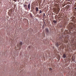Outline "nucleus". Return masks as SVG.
<instances>
[{
  "label": "nucleus",
  "mask_w": 76,
  "mask_h": 76,
  "mask_svg": "<svg viewBox=\"0 0 76 76\" xmlns=\"http://www.w3.org/2000/svg\"><path fill=\"white\" fill-rule=\"evenodd\" d=\"M53 22L54 23H56L57 22V21L56 20H53Z\"/></svg>",
  "instance_id": "nucleus-10"
},
{
  "label": "nucleus",
  "mask_w": 76,
  "mask_h": 76,
  "mask_svg": "<svg viewBox=\"0 0 76 76\" xmlns=\"http://www.w3.org/2000/svg\"><path fill=\"white\" fill-rule=\"evenodd\" d=\"M11 43H12V42H11Z\"/></svg>",
  "instance_id": "nucleus-23"
},
{
  "label": "nucleus",
  "mask_w": 76,
  "mask_h": 76,
  "mask_svg": "<svg viewBox=\"0 0 76 76\" xmlns=\"http://www.w3.org/2000/svg\"><path fill=\"white\" fill-rule=\"evenodd\" d=\"M45 16V14H44V15H43V16Z\"/></svg>",
  "instance_id": "nucleus-22"
},
{
  "label": "nucleus",
  "mask_w": 76,
  "mask_h": 76,
  "mask_svg": "<svg viewBox=\"0 0 76 76\" xmlns=\"http://www.w3.org/2000/svg\"><path fill=\"white\" fill-rule=\"evenodd\" d=\"M29 48H31V47L30 46H29Z\"/></svg>",
  "instance_id": "nucleus-20"
},
{
  "label": "nucleus",
  "mask_w": 76,
  "mask_h": 76,
  "mask_svg": "<svg viewBox=\"0 0 76 76\" xmlns=\"http://www.w3.org/2000/svg\"><path fill=\"white\" fill-rule=\"evenodd\" d=\"M12 12H13V10H12V9H11L10 10L9 12H10L11 14H12Z\"/></svg>",
  "instance_id": "nucleus-8"
},
{
  "label": "nucleus",
  "mask_w": 76,
  "mask_h": 76,
  "mask_svg": "<svg viewBox=\"0 0 76 76\" xmlns=\"http://www.w3.org/2000/svg\"><path fill=\"white\" fill-rule=\"evenodd\" d=\"M22 45V42H20V43L19 44V45L18 46V48L19 50H20L21 48V45Z\"/></svg>",
  "instance_id": "nucleus-3"
},
{
  "label": "nucleus",
  "mask_w": 76,
  "mask_h": 76,
  "mask_svg": "<svg viewBox=\"0 0 76 76\" xmlns=\"http://www.w3.org/2000/svg\"><path fill=\"white\" fill-rule=\"evenodd\" d=\"M31 10L30 11V12H32V11H33V9H32V8H31Z\"/></svg>",
  "instance_id": "nucleus-17"
},
{
  "label": "nucleus",
  "mask_w": 76,
  "mask_h": 76,
  "mask_svg": "<svg viewBox=\"0 0 76 76\" xmlns=\"http://www.w3.org/2000/svg\"><path fill=\"white\" fill-rule=\"evenodd\" d=\"M50 70H52V68H50L49 69Z\"/></svg>",
  "instance_id": "nucleus-18"
},
{
  "label": "nucleus",
  "mask_w": 76,
  "mask_h": 76,
  "mask_svg": "<svg viewBox=\"0 0 76 76\" xmlns=\"http://www.w3.org/2000/svg\"><path fill=\"white\" fill-rule=\"evenodd\" d=\"M59 39H60L59 42H56V44H55V45L57 47H58V46L60 45H61V44H62L63 42V39L61 37L59 38Z\"/></svg>",
  "instance_id": "nucleus-1"
},
{
  "label": "nucleus",
  "mask_w": 76,
  "mask_h": 76,
  "mask_svg": "<svg viewBox=\"0 0 76 76\" xmlns=\"http://www.w3.org/2000/svg\"><path fill=\"white\" fill-rule=\"evenodd\" d=\"M61 48H62V49H64V46L63 45H62V46H60V49H61Z\"/></svg>",
  "instance_id": "nucleus-9"
},
{
  "label": "nucleus",
  "mask_w": 76,
  "mask_h": 76,
  "mask_svg": "<svg viewBox=\"0 0 76 76\" xmlns=\"http://www.w3.org/2000/svg\"><path fill=\"white\" fill-rule=\"evenodd\" d=\"M41 13H42V11H41V10H40L39 12L38 13H39V14H41Z\"/></svg>",
  "instance_id": "nucleus-14"
},
{
  "label": "nucleus",
  "mask_w": 76,
  "mask_h": 76,
  "mask_svg": "<svg viewBox=\"0 0 76 76\" xmlns=\"http://www.w3.org/2000/svg\"><path fill=\"white\" fill-rule=\"evenodd\" d=\"M28 8L29 9H31V4L29 3L28 5Z\"/></svg>",
  "instance_id": "nucleus-7"
},
{
  "label": "nucleus",
  "mask_w": 76,
  "mask_h": 76,
  "mask_svg": "<svg viewBox=\"0 0 76 76\" xmlns=\"http://www.w3.org/2000/svg\"><path fill=\"white\" fill-rule=\"evenodd\" d=\"M64 43H67V42H68V39L65 38L64 39Z\"/></svg>",
  "instance_id": "nucleus-4"
},
{
  "label": "nucleus",
  "mask_w": 76,
  "mask_h": 76,
  "mask_svg": "<svg viewBox=\"0 0 76 76\" xmlns=\"http://www.w3.org/2000/svg\"><path fill=\"white\" fill-rule=\"evenodd\" d=\"M71 29H74V26H71L70 27Z\"/></svg>",
  "instance_id": "nucleus-6"
},
{
  "label": "nucleus",
  "mask_w": 76,
  "mask_h": 76,
  "mask_svg": "<svg viewBox=\"0 0 76 76\" xmlns=\"http://www.w3.org/2000/svg\"><path fill=\"white\" fill-rule=\"evenodd\" d=\"M27 6V5L26 4H24L23 5V7H26Z\"/></svg>",
  "instance_id": "nucleus-15"
},
{
  "label": "nucleus",
  "mask_w": 76,
  "mask_h": 76,
  "mask_svg": "<svg viewBox=\"0 0 76 76\" xmlns=\"http://www.w3.org/2000/svg\"><path fill=\"white\" fill-rule=\"evenodd\" d=\"M63 57H64V58H66V55L65 54H64L63 55Z\"/></svg>",
  "instance_id": "nucleus-11"
},
{
  "label": "nucleus",
  "mask_w": 76,
  "mask_h": 76,
  "mask_svg": "<svg viewBox=\"0 0 76 76\" xmlns=\"http://www.w3.org/2000/svg\"><path fill=\"white\" fill-rule=\"evenodd\" d=\"M45 32H46V34H47V33H48V32H49V30L48 28H45Z\"/></svg>",
  "instance_id": "nucleus-5"
},
{
  "label": "nucleus",
  "mask_w": 76,
  "mask_h": 76,
  "mask_svg": "<svg viewBox=\"0 0 76 76\" xmlns=\"http://www.w3.org/2000/svg\"><path fill=\"white\" fill-rule=\"evenodd\" d=\"M42 36L43 37H45V33H42Z\"/></svg>",
  "instance_id": "nucleus-12"
},
{
  "label": "nucleus",
  "mask_w": 76,
  "mask_h": 76,
  "mask_svg": "<svg viewBox=\"0 0 76 76\" xmlns=\"http://www.w3.org/2000/svg\"><path fill=\"white\" fill-rule=\"evenodd\" d=\"M35 10H36V14H37V13H38V10H39V9H38V7H36Z\"/></svg>",
  "instance_id": "nucleus-2"
},
{
  "label": "nucleus",
  "mask_w": 76,
  "mask_h": 76,
  "mask_svg": "<svg viewBox=\"0 0 76 76\" xmlns=\"http://www.w3.org/2000/svg\"><path fill=\"white\" fill-rule=\"evenodd\" d=\"M25 10H27L28 9L27 6H26L25 7Z\"/></svg>",
  "instance_id": "nucleus-13"
},
{
  "label": "nucleus",
  "mask_w": 76,
  "mask_h": 76,
  "mask_svg": "<svg viewBox=\"0 0 76 76\" xmlns=\"http://www.w3.org/2000/svg\"><path fill=\"white\" fill-rule=\"evenodd\" d=\"M60 56H58V59H60Z\"/></svg>",
  "instance_id": "nucleus-16"
},
{
  "label": "nucleus",
  "mask_w": 76,
  "mask_h": 76,
  "mask_svg": "<svg viewBox=\"0 0 76 76\" xmlns=\"http://www.w3.org/2000/svg\"><path fill=\"white\" fill-rule=\"evenodd\" d=\"M68 0V1H70V0Z\"/></svg>",
  "instance_id": "nucleus-21"
},
{
  "label": "nucleus",
  "mask_w": 76,
  "mask_h": 76,
  "mask_svg": "<svg viewBox=\"0 0 76 76\" xmlns=\"http://www.w3.org/2000/svg\"><path fill=\"white\" fill-rule=\"evenodd\" d=\"M13 1H16V0H13Z\"/></svg>",
  "instance_id": "nucleus-19"
}]
</instances>
